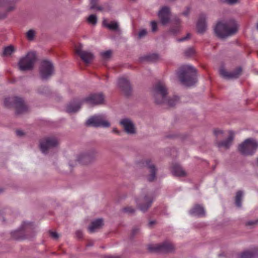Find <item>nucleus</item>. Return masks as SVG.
Instances as JSON below:
<instances>
[{
  "instance_id": "obj_1",
  "label": "nucleus",
  "mask_w": 258,
  "mask_h": 258,
  "mask_svg": "<svg viewBox=\"0 0 258 258\" xmlns=\"http://www.w3.org/2000/svg\"><path fill=\"white\" fill-rule=\"evenodd\" d=\"M238 25L233 19L219 20L214 28L216 36L220 38H225L236 33Z\"/></svg>"
},
{
  "instance_id": "obj_2",
  "label": "nucleus",
  "mask_w": 258,
  "mask_h": 258,
  "mask_svg": "<svg viewBox=\"0 0 258 258\" xmlns=\"http://www.w3.org/2000/svg\"><path fill=\"white\" fill-rule=\"evenodd\" d=\"M167 89L163 82H158L153 88V95L157 104L166 103L169 106H174L179 101L177 96H174L171 99H167L166 95Z\"/></svg>"
},
{
  "instance_id": "obj_3",
  "label": "nucleus",
  "mask_w": 258,
  "mask_h": 258,
  "mask_svg": "<svg viewBox=\"0 0 258 258\" xmlns=\"http://www.w3.org/2000/svg\"><path fill=\"white\" fill-rule=\"evenodd\" d=\"M180 82L186 86L194 85L197 81V71L190 65L182 66L177 73Z\"/></svg>"
},
{
  "instance_id": "obj_4",
  "label": "nucleus",
  "mask_w": 258,
  "mask_h": 258,
  "mask_svg": "<svg viewBox=\"0 0 258 258\" xmlns=\"http://www.w3.org/2000/svg\"><path fill=\"white\" fill-rule=\"evenodd\" d=\"M4 104L8 107H14L17 114L22 113L27 110V107L23 99L18 97L6 98Z\"/></svg>"
},
{
  "instance_id": "obj_5",
  "label": "nucleus",
  "mask_w": 258,
  "mask_h": 258,
  "mask_svg": "<svg viewBox=\"0 0 258 258\" xmlns=\"http://www.w3.org/2000/svg\"><path fill=\"white\" fill-rule=\"evenodd\" d=\"M36 60V53L34 52H29L20 59L18 62L19 68L22 71L30 70L33 69Z\"/></svg>"
},
{
  "instance_id": "obj_6",
  "label": "nucleus",
  "mask_w": 258,
  "mask_h": 258,
  "mask_svg": "<svg viewBox=\"0 0 258 258\" xmlns=\"http://www.w3.org/2000/svg\"><path fill=\"white\" fill-rule=\"evenodd\" d=\"M258 148V142L253 139L245 140L238 147L239 151L244 155H251L254 153Z\"/></svg>"
},
{
  "instance_id": "obj_7",
  "label": "nucleus",
  "mask_w": 258,
  "mask_h": 258,
  "mask_svg": "<svg viewBox=\"0 0 258 258\" xmlns=\"http://www.w3.org/2000/svg\"><path fill=\"white\" fill-rule=\"evenodd\" d=\"M86 124L94 127H107L110 126V123L105 119L104 116L102 114L91 117L86 121Z\"/></svg>"
},
{
  "instance_id": "obj_8",
  "label": "nucleus",
  "mask_w": 258,
  "mask_h": 258,
  "mask_svg": "<svg viewBox=\"0 0 258 258\" xmlns=\"http://www.w3.org/2000/svg\"><path fill=\"white\" fill-rule=\"evenodd\" d=\"M54 67L50 61L44 60L41 62L40 67V75L42 79L46 80L52 75Z\"/></svg>"
},
{
  "instance_id": "obj_9",
  "label": "nucleus",
  "mask_w": 258,
  "mask_h": 258,
  "mask_svg": "<svg viewBox=\"0 0 258 258\" xmlns=\"http://www.w3.org/2000/svg\"><path fill=\"white\" fill-rule=\"evenodd\" d=\"M148 249L152 252H169L174 249V246L171 243L165 242L162 244H150L148 245Z\"/></svg>"
},
{
  "instance_id": "obj_10",
  "label": "nucleus",
  "mask_w": 258,
  "mask_h": 258,
  "mask_svg": "<svg viewBox=\"0 0 258 258\" xmlns=\"http://www.w3.org/2000/svg\"><path fill=\"white\" fill-rule=\"evenodd\" d=\"M58 142L54 138H47L43 139L40 143V148L43 154L47 153L48 150L57 146Z\"/></svg>"
},
{
  "instance_id": "obj_11",
  "label": "nucleus",
  "mask_w": 258,
  "mask_h": 258,
  "mask_svg": "<svg viewBox=\"0 0 258 258\" xmlns=\"http://www.w3.org/2000/svg\"><path fill=\"white\" fill-rule=\"evenodd\" d=\"M33 227V224L32 223L28 222H24L19 229L12 232L11 234L12 236L14 237V238L16 239H22L23 237L21 236L24 231H28L31 230Z\"/></svg>"
},
{
  "instance_id": "obj_12",
  "label": "nucleus",
  "mask_w": 258,
  "mask_h": 258,
  "mask_svg": "<svg viewBox=\"0 0 258 258\" xmlns=\"http://www.w3.org/2000/svg\"><path fill=\"white\" fill-rule=\"evenodd\" d=\"M103 100L104 97L102 94H94L86 98L82 102H86L89 105H96L101 103Z\"/></svg>"
},
{
  "instance_id": "obj_13",
  "label": "nucleus",
  "mask_w": 258,
  "mask_h": 258,
  "mask_svg": "<svg viewBox=\"0 0 258 258\" xmlns=\"http://www.w3.org/2000/svg\"><path fill=\"white\" fill-rule=\"evenodd\" d=\"M144 168L147 169L150 172L148 176V180L149 181H153L156 177V169L155 166L149 160H147L142 163Z\"/></svg>"
},
{
  "instance_id": "obj_14",
  "label": "nucleus",
  "mask_w": 258,
  "mask_h": 258,
  "mask_svg": "<svg viewBox=\"0 0 258 258\" xmlns=\"http://www.w3.org/2000/svg\"><path fill=\"white\" fill-rule=\"evenodd\" d=\"M241 72L240 68H237L233 72H228L223 68H220L219 73L220 75L224 78L226 79H235L239 77Z\"/></svg>"
},
{
  "instance_id": "obj_15",
  "label": "nucleus",
  "mask_w": 258,
  "mask_h": 258,
  "mask_svg": "<svg viewBox=\"0 0 258 258\" xmlns=\"http://www.w3.org/2000/svg\"><path fill=\"white\" fill-rule=\"evenodd\" d=\"M158 16L163 25L167 24L170 20V10L167 7H163L158 13Z\"/></svg>"
},
{
  "instance_id": "obj_16",
  "label": "nucleus",
  "mask_w": 258,
  "mask_h": 258,
  "mask_svg": "<svg viewBox=\"0 0 258 258\" xmlns=\"http://www.w3.org/2000/svg\"><path fill=\"white\" fill-rule=\"evenodd\" d=\"M141 200V202H140V201L137 200L136 202L140 210L145 212L151 206L153 201L149 199L147 197H145Z\"/></svg>"
},
{
  "instance_id": "obj_17",
  "label": "nucleus",
  "mask_w": 258,
  "mask_h": 258,
  "mask_svg": "<svg viewBox=\"0 0 258 258\" xmlns=\"http://www.w3.org/2000/svg\"><path fill=\"white\" fill-rule=\"evenodd\" d=\"M120 123L127 133L132 134L135 133L134 124L131 120L124 118L122 119Z\"/></svg>"
},
{
  "instance_id": "obj_18",
  "label": "nucleus",
  "mask_w": 258,
  "mask_h": 258,
  "mask_svg": "<svg viewBox=\"0 0 258 258\" xmlns=\"http://www.w3.org/2000/svg\"><path fill=\"white\" fill-rule=\"evenodd\" d=\"M197 28L199 33H203L206 31L207 24L206 16L205 14H202L200 16L197 24Z\"/></svg>"
},
{
  "instance_id": "obj_19",
  "label": "nucleus",
  "mask_w": 258,
  "mask_h": 258,
  "mask_svg": "<svg viewBox=\"0 0 258 258\" xmlns=\"http://www.w3.org/2000/svg\"><path fill=\"white\" fill-rule=\"evenodd\" d=\"M76 51L81 59L86 63L90 62L93 59V55L90 52L83 51L80 48H76Z\"/></svg>"
},
{
  "instance_id": "obj_20",
  "label": "nucleus",
  "mask_w": 258,
  "mask_h": 258,
  "mask_svg": "<svg viewBox=\"0 0 258 258\" xmlns=\"http://www.w3.org/2000/svg\"><path fill=\"white\" fill-rule=\"evenodd\" d=\"M117 84L126 95L129 94L131 90V86L128 81L124 77L119 78Z\"/></svg>"
},
{
  "instance_id": "obj_21",
  "label": "nucleus",
  "mask_w": 258,
  "mask_h": 258,
  "mask_svg": "<svg viewBox=\"0 0 258 258\" xmlns=\"http://www.w3.org/2000/svg\"><path fill=\"white\" fill-rule=\"evenodd\" d=\"M189 214L194 216L202 217L205 215V211L201 205H196L190 211Z\"/></svg>"
},
{
  "instance_id": "obj_22",
  "label": "nucleus",
  "mask_w": 258,
  "mask_h": 258,
  "mask_svg": "<svg viewBox=\"0 0 258 258\" xmlns=\"http://www.w3.org/2000/svg\"><path fill=\"white\" fill-rule=\"evenodd\" d=\"M228 133L229 134L228 138L224 141L219 142L218 144V147L228 148L231 145L234 137V133L231 131H228Z\"/></svg>"
},
{
  "instance_id": "obj_23",
  "label": "nucleus",
  "mask_w": 258,
  "mask_h": 258,
  "mask_svg": "<svg viewBox=\"0 0 258 258\" xmlns=\"http://www.w3.org/2000/svg\"><path fill=\"white\" fill-rule=\"evenodd\" d=\"M103 224V221L102 219H96L91 223L90 226L88 227V230L90 233H93L96 230L100 228Z\"/></svg>"
},
{
  "instance_id": "obj_24",
  "label": "nucleus",
  "mask_w": 258,
  "mask_h": 258,
  "mask_svg": "<svg viewBox=\"0 0 258 258\" xmlns=\"http://www.w3.org/2000/svg\"><path fill=\"white\" fill-rule=\"evenodd\" d=\"M82 102L78 101H74L70 103L67 107V111L69 113L75 112L79 110Z\"/></svg>"
},
{
  "instance_id": "obj_25",
  "label": "nucleus",
  "mask_w": 258,
  "mask_h": 258,
  "mask_svg": "<svg viewBox=\"0 0 258 258\" xmlns=\"http://www.w3.org/2000/svg\"><path fill=\"white\" fill-rule=\"evenodd\" d=\"M173 26L170 30V32L174 35L178 33L181 30L180 21L177 19H175L172 22Z\"/></svg>"
},
{
  "instance_id": "obj_26",
  "label": "nucleus",
  "mask_w": 258,
  "mask_h": 258,
  "mask_svg": "<svg viewBox=\"0 0 258 258\" xmlns=\"http://www.w3.org/2000/svg\"><path fill=\"white\" fill-rule=\"evenodd\" d=\"M172 174L177 176H184L186 175L185 171L179 165H175L172 168Z\"/></svg>"
},
{
  "instance_id": "obj_27",
  "label": "nucleus",
  "mask_w": 258,
  "mask_h": 258,
  "mask_svg": "<svg viewBox=\"0 0 258 258\" xmlns=\"http://www.w3.org/2000/svg\"><path fill=\"white\" fill-rule=\"evenodd\" d=\"M103 25L110 30H117L118 27V23L116 22L113 21L108 23L106 20H103Z\"/></svg>"
},
{
  "instance_id": "obj_28",
  "label": "nucleus",
  "mask_w": 258,
  "mask_h": 258,
  "mask_svg": "<svg viewBox=\"0 0 258 258\" xmlns=\"http://www.w3.org/2000/svg\"><path fill=\"white\" fill-rule=\"evenodd\" d=\"M255 254L253 250H246L238 254V258H253Z\"/></svg>"
},
{
  "instance_id": "obj_29",
  "label": "nucleus",
  "mask_w": 258,
  "mask_h": 258,
  "mask_svg": "<svg viewBox=\"0 0 258 258\" xmlns=\"http://www.w3.org/2000/svg\"><path fill=\"white\" fill-rule=\"evenodd\" d=\"M243 194L241 191H238L235 197V204L237 207H240L241 206V200Z\"/></svg>"
},
{
  "instance_id": "obj_30",
  "label": "nucleus",
  "mask_w": 258,
  "mask_h": 258,
  "mask_svg": "<svg viewBox=\"0 0 258 258\" xmlns=\"http://www.w3.org/2000/svg\"><path fill=\"white\" fill-rule=\"evenodd\" d=\"M89 156L85 154L80 155L77 158V161L80 163L86 164L89 160Z\"/></svg>"
},
{
  "instance_id": "obj_31",
  "label": "nucleus",
  "mask_w": 258,
  "mask_h": 258,
  "mask_svg": "<svg viewBox=\"0 0 258 258\" xmlns=\"http://www.w3.org/2000/svg\"><path fill=\"white\" fill-rule=\"evenodd\" d=\"M14 51V48L13 46L10 45L6 47L3 51V55L9 56Z\"/></svg>"
},
{
  "instance_id": "obj_32",
  "label": "nucleus",
  "mask_w": 258,
  "mask_h": 258,
  "mask_svg": "<svg viewBox=\"0 0 258 258\" xmlns=\"http://www.w3.org/2000/svg\"><path fill=\"white\" fill-rule=\"evenodd\" d=\"M87 21L90 24L95 25L97 22V17L95 15H91L88 17Z\"/></svg>"
},
{
  "instance_id": "obj_33",
  "label": "nucleus",
  "mask_w": 258,
  "mask_h": 258,
  "mask_svg": "<svg viewBox=\"0 0 258 258\" xmlns=\"http://www.w3.org/2000/svg\"><path fill=\"white\" fill-rule=\"evenodd\" d=\"M35 35V32L33 30H30L27 33V37L29 40H32Z\"/></svg>"
},
{
  "instance_id": "obj_34",
  "label": "nucleus",
  "mask_w": 258,
  "mask_h": 258,
  "mask_svg": "<svg viewBox=\"0 0 258 258\" xmlns=\"http://www.w3.org/2000/svg\"><path fill=\"white\" fill-rule=\"evenodd\" d=\"M213 133L216 137H218L220 135H222L223 134H225V132H224L222 130L219 128L215 129L213 131Z\"/></svg>"
},
{
  "instance_id": "obj_35",
  "label": "nucleus",
  "mask_w": 258,
  "mask_h": 258,
  "mask_svg": "<svg viewBox=\"0 0 258 258\" xmlns=\"http://www.w3.org/2000/svg\"><path fill=\"white\" fill-rule=\"evenodd\" d=\"M159 56L156 54H152L147 57V59L148 60L154 61L158 58Z\"/></svg>"
},
{
  "instance_id": "obj_36",
  "label": "nucleus",
  "mask_w": 258,
  "mask_h": 258,
  "mask_svg": "<svg viewBox=\"0 0 258 258\" xmlns=\"http://www.w3.org/2000/svg\"><path fill=\"white\" fill-rule=\"evenodd\" d=\"M101 54L104 58H109L111 54V51L110 50H107L102 52Z\"/></svg>"
},
{
  "instance_id": "obj_37",
  "label": "nucleus",
  "mask_w": 258,
  "mask_h": 258,
  "mask_svg": "<svg viewBox=\"0 0 258 258\" xmlns=\"http://www.w3.org/2000/svg\"><path fill=\"white\" fill-rule=\"evenodd\" d=\"M151 26L152 28V31L153 32H155L157 30V22L155 21H152L151 22Z\"/></svg>"
},
{
  "instance_id": "obj_38",
  "label": "nucleus",
  "mask_w": 258,
  "mask_h": 258,
  "mask_svg": "<svg viewBox=\"0 0 258 258\" xmlns=\"http://www.w3.org/2000/svg\"><path fill=\"white\" fill-rule=\"evenodd\" d=\"M194 53V50L191 48H188L185 51V54L187 56H190Z\"/></svg>"
},
{
  "instance_id": "obj_39",
  "label": "nucleus",
  "mask_w": 258,
  "mask_h": 258,
  "mask_svg": "<svg viewBox=\"0 0 258 258\" xmlns=\"http://www.w3.org/2000/svg\"><path fill=\"white\" fill-rule=\"evenodd\" d=\"M224 2L229 5H234L237 3L239 0H224Z\"/></svg>"
},
{
  "instance_id": "obj_40",
  "label": "nucleus",
  "mask_w": 258,
  "mask_h": 258,
  "mask_svg": "<svg viewBox=\"0 0 258 258\" xmlns=\"http://www.w3.org/2000/svg\"><path fill=\"white\" fill-rule=\"evenodd\" d=\"M50 235L53 238L55 239H57L59 237L58 233L55 231H50Z\"/></svg>"
},
{
  "instance_id": "obj_41",
  "label": "nucleus",
  "mask_w": 258,
  "mask_h": 258,
  "mask_svg": "<svg viewBox=\"0 0 258 258\" xmlns=\"http://www.w3.org/2000/svg\"><path fill=\"white\" fill-rule=\"evenodd\" d=\"M147 31L145 29L141 30L139 33V37L142 38L147 34Z\"/></svg>"
},
{
  "instance_id": "obj_42",
  "label": "nucleus",
  "mask_w": 258,
  "mask_h": 258,
  "mask_svg": "<svg viewBox=\"0 0 258 258\" xmlns=\"http://www.w3.org/2000/svg\"><path fill=\"white\" fill-rule=\"evenodd\" d=\"M97 0H91L90 1V9H94L97 8L96 7V4Z\"/></svg>"
},
{
  "instance_id": "obj_43",
  "label": "nucleus",
  "mask_w": 258,
  "mask_h": 258,
  "mask_svg": "<svg viewBox=\"0 0 258 258\" xmlns=\"http://www.w3.org/2000/svg\"><path fill=\"white\" fill-rule=\"evenodd\" d=\"M123 211L127 213H132L134 212L135 209L132 207H129L124 208Z\"/></svg>"
},
{
  "instance_id": "obj_44",
  "label": "nucleus",
  "mask_w": 258,
  "mask_h": 258,
  "mask_svg": "<svg viewBox=\"0 0 258 258\" xmlns=\"http://www.w3.org/2000/svg\"><path fill=\"white\" fill-rule=\"evenodd\" d=\"M190 34L188 33V34H186V36L183 37H182V38H181L180 39H178L177 40V41H179V42H181V41H185V40L188 39L190 37Z\"/></svg>"
},
{
  "instance_id": "obj_45",
  "label": "nucleus",
  "mask_w": 258,
  "mask_h": 258,
  "mask_svg": "<svg viewBox=\"0 0 258 258\" xmlns=\"http://www.w3.org/2000/svg\"><path fill=\"white\" fill-rule=\"evenodd\" d=\"M76 235L78 238H81L82 236V232L81 231H77L76 232Z\"/></svg>"
},
{
  "instance_id": "obj_46",
  "label": "nucleus",
  "mask_w": 258,
  "mask_h": 258,
  "mask_svg": "<svg viewBox=\"0 0 258 258\" xmlns=\"http://www.w3.org/2000/svg\"><path fill=\"white\" fill-rule=\"evenodd\" d=\"M16 134H17V136H22L24 135V133L23 132V131H22L21 130L17 131Z\"/></svg>"
},
{
  "instance_id": "obj_47",
  "label": "nucleus",
  "mask_w": 258,
  "mask_h": 258,
  "mask_svg": "<svg viewBox=\"0 0 258 258\" xmlns=\"http://www.w3.org/2000/svg\"><path fill=\"white\" fill-rule=\"evenodd\" d=\"M257 222V221H249L247 222V225H252L254 224H255Z\"/></svg>"
},
{
  "instance_id": "obj_48",
  "label": "nucleus",
  "mask_w": 258,
  "mask_h": 258,
  "mask_svg": "<svg viewBox=\"0 0 258 258\" xmlns=\"http://www.w3.org/2000/svg\"><path fill=\"white\" fill-rule=\"evenodd\" d=\"M106 258H120L118 256L116 255H107L105 257Z\"/></svg>"
},
{
  "instance_id": "obj_49",
  "label": "nucleus",
  "mask_w": 258,
  "mask_h": 258,
  "mask_svg": "<svg viewBox=\"0 0 258 258\" xmlns=\"http://www.w3.org/2000/svg\"><path fill=\"white\" fill-rule=\"evenodd\" d=\"M189 9H187L186 11L183 12V15H184V16H187L189 13Z\"/></svg>"
},
{
  "instance_id": "obj_50",
  "label": "nucleus",
  "mask_w": 258,
  "mask_h": 258,
  "mask_svg": "<svg viewBox=\"0 0 258 258\" xmlns=\"http://www.w3.org/2000/svg\"><path fill=\"white\" fill-rule=\"evenodd\" d=\"M256 28H257V29H258V23H257V25H256Z\"/></svg>"
},
{
  "instance_id": "obj_51",
  "label": "nucleus",
  "mask_w": 258,
  "mask_h": 258,
  "mask_svg": "<svg viewBox=\"0 0 258 258\" xmlns=\"http://www.w3.org/2000/svg\"><path fill=\"white\" fill-rule=\"evenodd\" d=\"M150 224L151 225V224H153V222H151L150 223Z\"/></svg>"
}]
</instances>
